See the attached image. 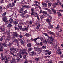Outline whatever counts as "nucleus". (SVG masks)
I'll return each mask as SVG.
<instances>
[{
	"mask_svg": "<svg viewBox=\"0 0 63 63\" xmlns=\"http://www.w3.org/2000/svg\"><path fill=\"white\" fill-rule=\"evenodd\" d=\"M0 29L1 30L0 32H4V31H5V29L4 28L1 27L0 28Z\"/></svg>",
	"mask_w": 63,
	"mask_h": 63,
	"instance_id": "nucleus-16",
	"label": "nucleus"
},
{
	"mask_svg": "<svg viewBox=\"0 0 63 63\" xmlns=\"http://www.w3.org/2000/svg\"><path fill=\"white\" fill-rule=\"evenodd\" d=\"M37 45L38 46H39L40 45V46H43V43L42 42H41L40 43H38Z\"/></svg>",
	"mask_w": 63,
	"mask_h": 63,
	"instance_id": "nucleus-29",
	"label": "nucleus"
},
{
	"mask_svg": "<svg viewBox=\"0 0 63 63\" xmlns=\"http://www.w3.org/2000/svg\"><path fill=\"white\" fill-rule=\"evenodd\" d=\"M52 11L54 14H56V12L54 9H52Z\"/></svg>",
	"mask_w": 63,
	"mask_h": 63,
	"instance_id": "nucleus-32",
	"label": "nucleus"
},
{
	"mask_svg": "<svg viewBox=\"0 0 63 63\" xmlns=\"http://www.w3.org/2000/svg\"><path fill=\"white\" fill-rule=\"evenodd\" d=\"M43 35H45V36H47V37H49V35H48L46 33H43Z\"/></svg>",
	"mask_w": 63,
	"mask_h": 63,
	"instance_id": "nucleus-34",
	"label": "nucleus"
},
{
	"mask_svg": "<svg viewBox=\"0 0 63 63\" xmlns=\"http://www.w3.org/2000/svg\"><path fill=\"white\" fill-rule=\"evenodd\" d=\"M14 21V20L12 19V18H10L9 20V21L8 22V23H11L12 24V22Z\"/></svg>",
	"mask_w": 63,
	"mask_h": 63,
	"instance_id": "nucleus-14",
	"label": "nucleus"
},
{
	"mask_svg": "<svg viewBox=\"0 0 63 63\" xmlns=\"http://www.w3.org/2000/svg\"><path fill=\"white\" fill-rule=\"evenodd\" d=\"M15 48L14 47L11 48L10 49L11 51H14L15 50Z\"/></svg>",
	"mask_w": 63,
	"mask_h": 63,
	"instance_id": "nucleus-33",
	"label": "nucleus"
},
{
	"mask_svg": "<svg viewBox=\"0 0 63 63\" xmlns=\"http://www.w3.org/2000/svg\"><path fill=\"white\" fill-rule=\"evenodd\" d=\"M17 61V62H19L20 61V58L18 57H17L16 59Z\"/></svg>",
	"mask_w": 63,
	"mask_h": 63,
	"instance_id": "nucleus-30",
	"label": "nucleus"
},
{
	"mask_svg": "<svg viewBox=\"0 0 63 63\" xmlns=\"http://www.w3.org/2000/svg\"><path fill=\"white\" fill-rule=\"evenodd\" d=\"M3 21L4 22H5L6 24H7L8 23V20H7V17L6 16H4L3 17H2Z\"/></svg>",
	"mask_w": 63,
	"mask_h": 63,
	"instance_id": "nucleus-5",
	"label": "nucleus"
},
{
	"mask_svg": "<svg viewBox=\"0 0 63 63\" xmlns=\"http://www.w3.org/2000/svg\"><path fill=\"white\" fill-rule=\"evenodd\" d=\"M32 12H34V10L33 8H32L31 10Z\"/></svg>",
	"mask_w": 63,
	"mask_h": 63,
	"instance_id": "nucleus-55",
	"label": "nucleus"
},
{
	"mask_svg": "<svg viewBox=\"0 0 63 63\" xmlns=\"http://www.w3.org/2000/svg\"><path fill=\"white\" fill-rule=\"evenodd\" d=\"M29 27V26H27V28H22L21 30L23 31H26L28 30V28Z\"/></svg>",
	"mask_w": 63,
	"mask_h": 63,
	"instance_id": "nucleus-6",
	"label": "nucleus"
},
{
	"mask_svg": "<svg viewBox=\"0 0 63 63\" xmlns=\"http://www.w3.org/2000/svg\"><path fill=\"white\" fill-rule=\"evenodd\" d=\"M0 45H1V46H0V48H2L3 47H7V45L6 43H3L0 42Z\"/></svg>",
	"mask_w": 63,
	"mask_h": 63,
	"instance_id": "nucleus-3",
	"label": "nucleus"
},
{
	"mask_svg": "<svg viewBox=\"0 0 63 63\" xmlns=\"http://www.w3.org/2000/svg\"><path fill=\"white\" fill-rule=\"evenodd\" d=\"M30 14L31 15L33 16V15H34V12H32Z\"/></svg>",
	"mask_w": 63,
	"mask_h": 63,
	"instance_id": "nucleus-49",
	"label": "nucleus"
},
{
	"mask_svg": "<svg viewBox=\"0 0 63 63\" xmlns=\"http://www.w3.org/2000/svg\"><path fill=\"white\" fill-rule=\"evenodd\" d=\"M32 46V44H31V43H29L27 45V47H31V46Z\"/></svg>",
	"mask_w": 63,
	"mask_h": 63,
	"instance_id": "nucleus-23",
	"label": "nucleus"
},
{
	"mask_svg": "<svg viewBox=\"0 0 63 63\" xmlns=\"http://www.w3.org/2000/svg\"><path fill=\"white\" fill-rule=\"evenodd\" d=\"M3 59V60H6L5 62V63H8V58H7V56H4Z\"/></svg>",
	"mask_w": 63,
	"mask_h": 63,
	"instance_id": "nucleus-12",
	"label": "nucleus"
},
{
	"mask_svg": "<svg viewBox=\"0 0 63 63\" xmlns=\"http://www.w3.org/2000/svg\"><path fill=\"white\" fill-rule=\"evenodd\" d=\"M47 32L48 34H51V35H52L53 36H54V33L53 32H51L49 30H48L47 31Z\"/></svg>",
	"mask_w": 63,
	"mask_h": 63,
	"instance_id": "nucleus-10",
	"label": "nucleus"
},
{
	"mask_svg": "<svg viewBox=\"0 0 63 63\" xmlns=\"http://www.w3.org/2000/svg\"><path fill=\"white\" fill-rule=\"evenodd\" d=\"M52 5V3H49L48 4V8H50L51 7V6Z\"/></svg>",
	"mask_w": 63,
	"mask_h": 63,
	"instance_id": "nucleus-28",
	"label": "nucleus"
},
{
	"mask_svg": "<svg viewBox=\"0 0 63 63\" xmlns=\"http://www.w3.org/2000/svg\"><path fill=\"white\" fill-rule=\"evenodd\" d=\"M32 50H33V48H32L31 47L29 49H28V50H29V51H32Z\"/></svg>",
	"mask_w": 63,
	"mask_h": 63,
	"instance_id": "nucleus-38",
	"label": "nucleus"
},
{
	"mask_svg": "<svg viewBox=\"0 0 63 63\" xmlns=\"http://www.w3.org/2000/svg\"><path fill=\"white\" fill-rule=\"evenodd\" d=\"M46 52L45 53V55H47V54H47V50L46 51Z\"/></svg>",
	"mask_w": 63,
	"mask_h": 63,
	"instance_id": "nucleus-53",
	"label": "nucleus"
},
{
	"mask_svg": "<svg viewBox=\"0 0 63 63\" xmlns=\"http://www.w3.org/2000/svg\"><path fill=\"white\" fill-rule=\"evenodd\" d=\"M25 50V49H23L22 50V52H21V53L23 55V54H24Z\"/></svg>",
	"mask_w": 63,
	"mask_h": 63,
	"instance_id": "nucleus-21",
	"label": "nucleus"
},
{
	"mask_svg": "<svg viewBox=\"0 0 63 63\" xmlns=\"http://www.w3.org/2000/svg\"><path fill=\"white\" fill-rule=\"evenodd\" d=\"M54 39H53V37H52V36H51L49 37L48 39L47 40H46L45 39L44 41V42L45 43H47L48 42V43L52 45V44H53V43H54Z\"/></svg>",
	"mask_w": 63,
	"mask_h": 63,
	"instance_id": "nucleus-1",
	"label": "nucleus"
},
{
	"mask_svg": "<svg viewBox=\"0 0 63 63\" xmlns=\"http://www.w3.org/2000/svg\"><path fill=\"white\" fill-rule=\"evenodd\" d=\"M58 11H60V12H63V10H58Z\"/></svg>",
	"mask_w": 63,
	"mask_h": 63,
	"instance_id": "nucleus-62",
	"label": "nucleus"
},
{
	"mask_svg": "<svg viewBox=\"0 0 63 63\" xmlns=\"http://www.w3.org/2000/svg\"><path fill=\"white\" fill-rule=\"evenodd\" d=\"M59 27H60V26L58 24L57 25V26L56 28V29H59Z\"/></svg>",
	"mask_w": 63,
	"mask_h": 63,
	"instance_id": "nucleus-43",
	"label": "nucleus"
},
{
	"mask_svg": "<svg viewBox=\"0 0 63 63\" xmlns=\"http://www.w3.org/2000/svg\"><path fill=\"white\" fill-rule=\"evenodd\" d=\"M42 13H43V15H46V14H47V13L45 11H43V12Z\"/></svg>",
	"mask_w": 63,
	"mask_h": 63,
	"instance_id": "nucleus-36",
	"label": "nucleus"
},
{
	"mask_svg": "<svg viewBox=\"0 0 63 63\" xmlns=\"http://www.w3.org/2000/svg\"><path fill=\"white\" fill-rule=\"evenodd\" d=\"M19 14H20L21 15H23L26 14L27 13V11L25 10L24 11H23V9L22 8H20L19 10Z\"/></svg>",
	"mask_w": 63,
	"mask_h": 63,
	"instance_id": "nucleus-2",
	"label": "nucleus"
},
{
	"mask_svg": "<svg viewBox=\"0 0 63 63\" xmlns=\"http://www.w3.org/2000/svg\"><path fill=\"white\" fill-rule=\"evenodd\" d=\"M16 59L15 58H12V60L11 61H10V62L11 63H16Z\"/></svg>",
	"mask_w": 63,
	"mask_h": 63,
	"instance_id": "nucleus-11",
	"label": "nucleus"
},
{
	"mask_svg": "<svg viewBox=\"0 0 63 63\" xmlns=\"http://www.w3.org/2000/svg\"><path fill=\"white\" fill-rule=\"evenodd\" d=\"M59 52L58 54H62V52H61V51H59V52Z\"/></svg>",
	"mask_w": 63,
	"mask_h": 63,
	"instance_id": "nucleus-52",
	"label": "nucleus"
},
{
	"mask_svg": "<svg viewBox=\"0 0 63 63\" xmlns=\"http://www.w3.org/2000/svg\"><path fill=\"white\" fill-rule=\"evenodd\" d=\"M12 56H9L8 57V59H11V58H12Z\"/></svg>",
	"mask_w": 63,
	"mask_h": 63,
	"instance_id": "nucleus-63",
	"label": "nucleus"
},
{
	"mask_svg": "<svg viewBox=\"0 0 63 63\" xmlns=\"http://www.w3.org/2000/svg\"><path fill=\"white\" fill-rule=\"evenodd\" d=\"M19 39V40L20 41V42L22 44H24L25 42L23 40H22L21 39Z\"/></svg>",
	"mask_w": 63,
	"mask_h": 63,
	"instance_id": "nucleus-18",
	"label": "nucleus"
},
{
	"mask_svg": "<svg viewBox=\"0 0 63 63\" xmlns=\"http://www.w3.org/2000/svg\"><path fill=\"white\" fill-rule=\"evenodd\" d=\"M1 57L3 59V58L4 57V56H3V54H1Z\"/></svg>",
	"mask_w": 63,
	"mask_h": 63,
	"instance_id": "nucleus-58",
	"label": "nucleus"
},
{
	"mask_svg": "<svg viewBox=\"0 0 63 63\" xmlns=\"http://www.w3.org/2000/svg\"><path fill=\"white\" fill-rule=\"evenodd\" d=\"M23 58L25 59V60H26L27 59L26 58V55H24L23 56Z\"/></svg>",
	"mask_w": 63,
	"mask_h": 63,
	"instance_id": "nucleus-45",
	"label": "nucleus"
},
{
	"mask_svg": "<svg viewBox=\"0 0 63 63\" xmlns=\"http://www.w3.org/2000/svg\"><path fill=\"white\" fill-rule=\"evenodd\" d=\"M11 45H12V43H10L8 44V47H11Z\"/></svg>",
	"mask_w": 63,
	"mask_h": 63,
	"instance_id": "nucleus-51",
	"label": "nucleus"
},
{
	"mask_svg": "<svg viewBox=\"0 0 63 63\" xmlns=\"http://www.w3.org/2000/svg\"><path fill=\"white\" fill-rule=\"evenodd\" d=\"M30 36V34L28 33H26L25 35V36L27 37H29Z\"/></svg>",
	"mask_w": 63,
	"mask_h": 63,
	"instance_id": "nucleus-27",
	"label": "nucleus"
},
{
	"mask_svg": "<svg viewBox=\"0 0 63 63\" xmlns=\"http://www.w3.org/2000/svg\"><path fill=\"white\" fill-rule=\"evenodd\" d=\"M42 47L43 49H46V46L45 45L42 46Z\"/></svg>",
	"mask_w": 63,
	"mask_h": 63,
	"instance_id": "nucleus-35",
	"label": "nucleus"
},
{
	"mask_svg": "<svg viewBox=\"0 0 63 63\" xmlns=\"http://www.w3.org/2000/svg\"><path fill=\"white\" fill-rule=\"evenodd\" d=\"M45 10H47L48 11V12H49V13L50 14H51V10H50V9H48V8H45Z\"/></svg>",
	"mask_w": 63,
	"mask_h": 63,
	"instance_id": "nucleus-24",
	"label": "nucleus"
},
{
	"mask_svg": "<svg viewBox=\"0 0 63 63\" xmlns=\"http://www.w3.org/2000/svg\"><path fill=\"white\" fill-rule=\"evenodd\" d=\"M14 24H15V25H16V24H17V22L15 21L14 22H13Z\"/></svg>",
	"mask_w": 63,
	"mask_h": 63,
	"instance_id": "nucleus-46",
	"label": "nucleus"
},
{
	"mask_svg": "<svg viewBox=\"0 0 63 63\" xmlns=\"http://www.w3.org/2000/svg\"><path fill=\"white\" fill-rule=\"evenodd\" d=\"M6 12H5L3 14H2V16H4L6 15Z\"/></svg>",
	"mask_w": 63,
	"mask_h": 63,
	"instance_id": "nucleus-54",
	"label": "nucleus"
},
{
	"mask_svg": "<svg viewBox=\"0 0 63 63\" xmlns=\"http://www.w3.org/2000/svg\"><path fill=\"white\" fill-rule=\"evenodd\" d=\"M35 17H38V16H39L38 15V14L37 13H36L35 14V15L34 16Z\"/></svg>",
	"mask_w": 63,
	"mask_h": 63,
	"instance_id": "nucleus-47",
	"label": "nucleus"
},
{
	"mask_svg": "<svg viewBox=\"0 0 63 63\" xmlns=\"http://www.w3.org/2000/svg\"><path fill=\"white\" fill-rule=\"evenodd\" d=\"M22 6L23 8H30V6H27L26 5H22Z\"/></svg>",
	"mask_w": 63,
	"mask_h": 63,
	"instance_id": "nucleus-17",
	"label": "nucleus"
},
{
	"mask_svg": "<svg viewBox=\"0 0 63 63\" xmlns=\"http://www.w3.org/2000/svg\"><path fill=\"white\" fill-rule=\"evenodd\" d=\"M46 21L47 23H50V21L49 19L48 18L46 19Z\"/></svg>",
	"mask_w": 63,
	"mask_h": 63,
	"instance_id": "nucleus-19",
	"label": "nucleus"
},
{
	"mask_svg": "<svg viewBox=\"0 0 63 63\" xmlns=\"http://www.w3.org/2000/svg\"><path fill=\"white\" fill-rule=\"evenodd\" d=\"M25 54H26V55H28V53H27L26 51H25Z\"/></svg>",
	"mask_w": 63,
	"mask_h": 63,
	"instance_id": "nucleus-64",
	"label": "nucleus"
},
{
	"mask_svg": "<svg viewBox=\"0 0 63 63\" xmlns=\"http://www.w3.org/2000/svg\"><path fill=\"white\" fill-rule=\"evenodd\" d=\"M39 39V37H38L36 38L33 39L32 40V41H33V42H35L36 40H38V39Z\"/></svg>",
	"mask_w": 63,
	"mask_h": 63,
	"instance_id": "nucleus-26",
	"label": "nucleus"
},
{
	"mask_svg": "<svg viewBox=\"0 0 63 63\" xmlns=\"http://www.w3.org/2000/svg\"><path fill=\"white\" fill-rule=\"evenodd\" d=\"M32 54H31L32 56H34V55H35V53H34V51L32 52Z\"/></svg>",
	"mask_w": 63,
	"mask_h": 63,
	"instance_id": "nucleus-40",
	"label": "nucleus"
},
{
	"mask_svg": "<svg viewBox=\"0 0 63 63\" xmlns=\"http://www.w3.org/2000/svg\"><path fill=\"white\" fill-rule=\"evenodd\" d=\"M43 18L42 16H40V19H41V21H42V20H43Z\"/></svg>",
	"mask_w": 63,
	"mask_h": 63,
	"instance_id": "nucleus-57",
	"label": "nucleus"
},
{
	"mask_svg": "<svg viewBox=\"0 0 63 63\" xmlns=\"http://www.w3.org/2000/svg\"><path fill=\"white\" fill-rule=\"evenodd\" d=\"M46 4V3H42V5H43V6H45Z\"/></svg>",
	"mask_w": 63,
	"mask_h": 63,
	"instance_id": "nucleus-59",
	"label": "nucleus"
},
{
	"mask_svg": "<svg viewBox=\"0 0 63 63\" xmlns=\"http://www.w3.org/2000/svg\"><path fill=\"white\" fill-rule=\"evenodd\" d=\"M35 60L36 61H39V58H36V59H35Z\"/></svg>",
	"mask_w": 63,
	"mask_h": 63,
	"instance_id": "nucleus-60",
	"label": "nucleus"
},
{
	"mask_svg": "<svg viewBox=\"0 0 63 63\" xmlns=\"http://www.w3.org/2000/svg\"><path fill=\"white\" fill-rule=\"evenodd\" d=\"M15 30H19V29L18 28H17L16 27H14Z\"/></svg>",
	"mask_w": 63,
	"mask_h": 63,
	"instance_id": "nucleus-48",
	"label": "nucleus"
},
{
	"mask_svg": "<svg viewBox=\"0 0 63 63\" xmlns=\"http://www.w3.org/2000/svg\"><path fill=\"white\" fill-rule=\"evenodd\" d=\"M32 23H33V22L31 21H29L28 23V24L29 25H32Z\"/></svg>",
	"mask_w": 63,
	"mask_h": 63,
	"instance_id": "nucleus-37",
	"label": "nucleus"
},
{
	"mask_svg": "<svg viewBox=\"0 0 63 63\" xmlns=\"http://www.w3.org/2000/svg\"><path fill=\"white\" fill-rule=\"evenodd\" d=\"M2 38H3V39H5V35H3L2 37H1Z\"/></svg>",
	"mask_w": 63,
	"mask_h": 63,
	"instance_id": "nucleus-61",
	"label": "nucleus"
},
{
	"mask_svg": "<svg viewBox=\"0 0 63 63\" xmlns=\"http://www.w3.org/2000/svg\"><path fill=\"white\" fill-rule=\"evenodd\" d=\"M9 24L8 25V27H11L12 26V25H11V23H8Z\"/></svg>",
	"mask_w": 63,
	"mask_h": 63,
	"instance_id": "nucleus-39",
	"label": "nucleus"
},
{
	"mask_svg": "<svg viewBox=\"0 0 63 63\" xmlns=\"http://www.w3.org/2000/svg\"><path fill=\"white\" fill-rule=\"evenodd\" d=\"M14 52H15V53H16L18 52V50H17V49H15L14 51Z\"/></svg>",
	"mask_w": 63,
	"mask_h": 63,
	"instance_id": "nucleus-41",
	"label": "nucleus"
},
{
	"mask_svg": "<svg viewBox=\"0 0 63 63\" xmlns=\"http://www.w3.org/2000/svg\"><path fill=\"white\" fill-rule=\"evenodd\" d=\"M18 37H20V38H21L23 37V36H22V35H18Z\"/></svg>",
	"mask_w": 63,
	"mask_h": 63,
	"instance_id": "nucleus-44",
	"label": "nucleus"
},
{
	"mask_svg": "<svg viewBox=\"0 0 63 63\" xmlns=\"http://www.w3.org/2000/svg\"><path fill=\"white\" fill-rule=\"evenodd\" d=\"M57 14L59 16H62V15H61V13H60V12L59 11L57 12Z\"/></svg>",
	"mask_w": 63,
	"mask_h": 63,
	"instance_id": "nucleus-22",
	"label": "nucleus"
},
{
	"mask_svg": "<svg viewBox=\"0 0 63 63\" xmlns=\"http://www.w3.org/2000/svg\"><path fill=\"white\" fill-rule=\"evenodd\" d=\"M22 23V22H20L19 24L18 25V27L19 28L20 30H21V29L22 27V26H21Z\"/></svg>",
	"mask_w": 63,
	"mask_h": 63,
	"instance_id": "nucleus-9",
	"label": "nucleus"
},
{
	"mask_svg": "<svg viewBox=\"0 0 63 63\" xmlns=\"http://www.w3.org/2000/svg\"><path fill=\"white\" fill-rule=\"evenodd\" d=\"M17 56L18 57H19L20 58H22V56H21V54L20 53H18L17 54Z\"/></svg>",
	"mask_w": 63,
	"mask_h": 63,
	"instance_id": "nucleus-20",
	"label": "nucleus"
},
{
	"mask_svg": "<svg viewBox=\"0 0 63 63\" xmlns=\"http://www.w3.org/2000/svg\"><path fill=\"white\" fill-rule=\"evenodd\" d=\"M8 36H9L8 37V40L9 41V40H10L11 39V37H10V34L11 33V32L9 30L8 31Z\"/></svg>",
	"mask_w": 63,
	"mask_h": 63,
	"instance_id": "nucleus-15",
	"label": "nucleus"
},
{
	"mask_svg": "<svg viewBox=\"0 0 63 63\" xmlns=\"http://www.w3.org/2000/svg\"><path fill=\"white\" fill-rule=\"evenodd\" d=\"M24 63H28V61L27 60H25L24 61Z\"/></svg>",
	"mask_w": 63,
	"mask_h": 63,
	"instance_id": "nucleus-56",
	"label": "nucleus"
},
{
	"mask_svg": "<svg viewBox=\"0 0 63 63\" xmlns=\"http://www.w3.org/2000/svg\"><path fill=\"white\" fill-rule=\"evenodd\" d=\"M46 51H47V52L48 54V55H50V54H51V52H50V51L47 50Z\"/></svg>",
	"mask_w": 63,
	"mask_h": 63,
	"instance_id": "nucleus-31",
	"label": "nucleus"
},
{
	"mask_svg": "<svg viewBox=\"0 0 63 63\" xmlns=\"http://www.w3.org/2000/svg\"><path fill=\"white\" fill-rule=\"evenodd\" d=\"M40 26H41V25H40V24H39L37 25V27H36V29H37V30L39 29V27H40Z\"/></svg>",
	"mask_w": 63,
	"mask_h": 63,
	"instance_id": "nucleus-25",
	"label": "nucleus"
},
{
	"mask_svg": "<svg viewBox=\"0 0 63 63\" xmlns=\"http://www.w3.org/2000/svg\"><path fill=\"white\" fill-rule=\"evenodd\" d=\"M34 49H36L37 51H38V53L39 54H40V53H42V50L41 48H39L36 47H34Z\"/></svg>",
	"mask_w": 63,
	"mask_h": 63,
	"instance_id": "nucleus-4",
	"label": "nucleus"
},
{
	"mask_svg": "<svg viewBox=\"0 0 63 63\" xmlns=\"http://www.w3.org/2000/svg\"><path fill=\"white\" fill-rule=\"evenodd\" d=\"M57 51L58 52H59V51H61V49H60V48L59 47H58L57 48Z\"/></svg>",
	"mask_w": 63,
	"mask_h": 63,
	"instance_id": "nucleus-42",
	"label": "nucleus"
},
{
	"mask_svg": "<svg viewBox=\"0 0 63 63\" xmlns=\"http://www.w3.org/2000/svg\"><path fill=\"white\" fill-rule=\"evenodd\" d=\"M53 27V25H51V24H49L48 27V28L49 29H49H52Z\"/></svg>",
	"mask_w": 63,
	"mask_h": 63,
	"instance_id": "nucleus-13",
	"label": "nucleus"
},
{
	"mask_svg": "<svg viewBox=\"0 0 63 63\" xmlns=\"http://www.w3.org/2000/svg\"><path fill=\"white\" fill-rule=\"evenodd\" d=\"M13 34L14 37H16L17 38L18 37V34L16 32H13Z\"/></svg>",
	"mask_w": 63,
	"mask_h": 63,
	"instance_id": "nucleus-8",
	"label": "nucleus"
},
{
	"mask_svg": "<svg viewBox=\"0 0 63 63\" xmlns=\"http://www.w3.org/2000/svg\"><path fill=\"white\" fill-rule=\"evenodd\" d=\"M50 57V56L49 55H48L47 56H46L45 57V58H47V57H48V58H49Z\"/></svg>",
	"mask_w": 63,
	"mask_h": 63,
	"instance_id": "nucleus-50",
	"label": "nucleus"
},
{
	"mask_svg": "<svg viewBox=\"0 0 63 63\" xmlns=\"http://www.w3.org/2000/svg\"><path fill=\"white\" fill-rule=\"evenodd\" d=\"M13 42H15L16 43H19V42H18V40L16 39L15 37H13Z\"/></svg>",
	"mask_w": 63,
	"mask_h": 63,
	"instance_id": "nucleus-7",
	"label": "nucleus"
}]
</instances>
